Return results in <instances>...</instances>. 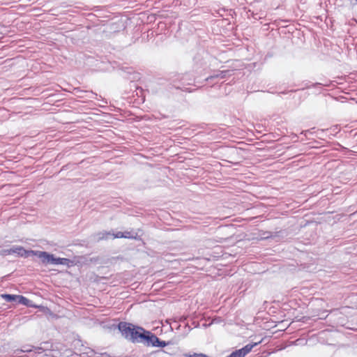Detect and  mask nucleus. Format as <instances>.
I'll use <instances>...</instances> for the list:
<instances>
[{
  "label": "nucleus",
  "instance_id": "1",
  "mask_svg": "<svg viewBox=\"0 0 357 357\" xmlns=\"http://www.w3.org/2000/svg\"><path fill=\"white\" fill-rule=\"evenodd\" d=\"M116 328L126 340L133 344H142L147 347L164 348L171 343L161 340L151 331L130 322L120 321Z\"/></svg>",
  "mask_w": 357,
  "mask_h": 357
},
{
  "label": "nucleus",
  "instance_id": "2",
  "mask_svg": "<svg viewBox=\"0 0 357 357\" xmlns=\"http://www.w3.org/2000/svg\"><path fill=\"white\" fill-rule=\"evenodd\" d=\"M191 56L192 71L197 75L200 74L203 76L207 74L212 63L218 61L204 47L199 46L192 50Z\"/></svg>",
  "mask_w": 357,
  "mask_h": 357
},
{
  "label": "nucleus",
  "instance_id": "3",
  "mask_svg": "<svg viewBox=\"0 0 357 357\" xmlns=\"http://www.w3.org/2000/svg\"><path fill=\"white\" fill-rule=\"evenodd\" d=\"M198 79V76L193 77L188 73H171L169 75L167 81L171 88L190 93L194 91L190 86H195V83H202Z\"/></svg>",
  "mask_w": 357,
  "mask_h": 357
},
{
  "label": "nucleus",
  "instance_id": "4",
  "mask_svg": "<svg viewBox=\"0 0 357 357\" xmlns=\"http://www.w3.org/2000/svg\"><path fill=\"white\" fill-rule=\"evenodd\" d=\"M121 75L124 79L130 81V91L129 93H131L130 96L142 97V100L144 101V91L142 87L138 86L135 83L136 81L141 79L140 73L136 72L132 67H123L121 69Z\"/></svg>",
  "mask_w": 357,
  "mask_h": 357
},
{
  "label": "nucleus",
  "instance_id": "5",
  "mask_svg": "<svg viewBox=\"0 0 357 357\" xmlns=\"http://www.w3.org/2000/svg\"><path fill=\"white\" fill-rule=\"evenodd\" d=\"M142 233V230L138 229L137 231L133 230L128 231H116V233H111L110 231H101L93 235L94 241L98 242L102 240H107L109 236H113V238H128L135 239L136 241H142L141 235L139 233Z\"/></svg>",
  "mask_w": 357,
  "mask_h": 357
},
{
  "label": "nucleus",
  "instance_id": "6",
  "mask_svg": "<svg viewBox=\"0 0 357 357\" xmlns=\"http://www.w3.org/2000/svg\"><path fill=\"white\" fill-rule=\"evenodd\" d=\"M27 258L31 256H36L40 259L41 263L44 265H55L56 256L54 254L47 251L34 250L29 249L27 250Z\"/></svg>",
  "mask_w": 357,
  "mask_h": 357
},
{
  "label": "nucleus",
  "instance_id": "7",
  "mask_svg": "<svg viewBox=\"0 0 357 357\" xmlns=\"http://www.w3.org/2000/svg\"><path fill=\"white\" fill-rule=\"evenodd\" d=\"M233 70H212L211 68L207 72V74L209 73L208 76H205L203 79V82H202L203 84L204 82H213L215 79H225L227 77H230L232 75Z\"/></svg>",
  "mask_w": 357,
  "mask_h": 357
},
{
  "label": "nucleus",
  "instance_id": "8",
  "mask_svg": "<svg viewBox=\"0 0 357 357\" xmlns=\"http://www.w3.org/2000/svg\"><path fill=\"white\" fill-rule=\"evenodd\" d=\"M27 250L22 245H13L8 249H0V256L15 254L17 257L27 258Z\"/></svg>",
  "mask_w": 357,
  "mask_h": 357
},
{
  "label": "nucleus",
  "instance_id": "9",
  "mask_svg": "<svg viewBox=\"0 0 357 357\" xmlns=\"http://www.w3.org/2000/svg\"><path fill=\"white\" fill-rule=\"evenodd\" d=\"M324 303V301L322 298L314 297V307H317V308H314V317H317V319H324L328 317L329 310H321V307H323L322 304Z\"/></svg>",
  "mask_w": 357,
  "mask_h": 357
},
{
  "label": "nucleus",
  "instance_id": "10",
  "mask_svg": "<svg viewBox=\"0 0 357 357\" xmlns=\"http://www.w3.org/2000/svg\"><path fill=\"white\" fill-rule=\"evenodd\" d=\"M312 334L311 330L304 331L301 333L300 336L294 342V344L296 346L310 345Z\"/></svg>",
  "mask_w": 357,
  "mask_h": 357
},
{
  "label": "nucleus",
  "instance_id": "11",
  "mask_svg": "<svg viewBox=\"0 0 357 357\" xmlns=\"http://www.w3.org/2000/svg\"><path fill=\"white\" fill-rule=\"evenodd\" d=\"M197 0H173L174 6H178L183 11H187L194 8Z\"/></svg>",
  "mask_w": 357,
  "mask_h": 357
},
{
  "label": "nucleus",
  "instance_id": "12",
  "mask_svg": "<svg viewBox=\"0 0 357 357\" xmlns=\"http://www.w3.org/2000/svg\"><path fill=\"white\" fill-rule=\"evenodd\" d=\"M53 350V344L51 341H44L40 342V346L35 348V354H42L47 351Z\"/></svg>",
  "mask_w": 357,
  "mask_h": 357
},
{
  "label": "nucleus",
  "instance_id": "13",
  "mask_svg": "<svg viewBox=\"0 0 357 357\" xmlns=\"http://www.w3.org/2000/svg\"><path fill=\"white\" fill-rule=\"evenodd\" d=\"M33 308L38 309V312L45 314L47 319H50V317L54 318L56 317V314L47 306L34 303Z\"/></svg>",
  "mask_w": 357,
  "mask_h": 357
},
{
  "label": "nucleus",
  "instance_id": "14",
  "mask_svg": "<svg viewBox=\"0 0 357 357\" xmlns=\"http://www.w3.org/2000/svg\"><path fill=\"white\" fill-rule=\"evenodd\" d=\"M280 93H282V94L289 93L291 96L293 95V98H301L302 97L305 98L306 96L310 95L309 93H307V91L304 89H298L296 90H290L288 91H282Z\"/></svg>",
  "mask_w": 357,
  "mask_h": 357
},
{
  "label": "nucleus",
  "instance_id": "15",
  "mask_svg": "<svg viewBox=\"0 0 357 357\" xmlns=\"http://www.w3.org/2000/svg\"><path fill=\"white\" fill-rule=\"evenodd\" d=\"M261 342V340L257 342H250V343L245 345L242 348L238 349L237 350L238 351V352H240V354L241 355L242 357H245L248 354H249L252 351V349L255 347L257 346Z\"/></svg>",
  "mask_w": 357,
  "mask_h": 357
},
{
  "label": "nucleus",
  "instance_id": "16",
  "mask_svg": "<svg viewBox=\"0 0 357 357\" xmlns=\"http://www.w3.org/2000/svg\"><path fill=\"white\" fill-rule=\"evenodd\" d=\"M55 265H63L68 268H71L75 266L76 263L75 260L68 258L56 257Z\"/></svg>",
  "mask_w": 357,
  "mask_h": 357
},
{
  "label": "nucleus",
  "instance_id": "17",
  "mask_svg": "<svg viewBox=\"0 0 357 357\" xmlns=\"http://www.w3.org/2000/svg\"><path fill=\"white\" fill-rule=\"evenodd\" d=\"M1 297L8 303H18L20 295L10 294H2Z\"/></svg>",
  "mask_w": 357,
  "mask_h": 357
},
{
  "label": "nucleus",
  "instance_id": "18",
  "mask_svg": "<svg viewBox=\"0 0 357 357\" xmlns=\"http://www.w3.org/2000/svg\"><path fill=\"white\" fill-rule=\"evenodd\" d=\"M178 322L183 324V331H182L183 335H186L192 330L191 326L188 322L187 317H181Z\"/></svg>",
  "mask_w": 357,
  "mask_h": 357
},
{
  "label": "nucleus",
  "instance_id": "19",
  "mask_svg": "<svg viewBox=\"0 0 357 357\" xmlns=\"http://www.w3.org/2000/svg\"><path fill=\"white\" fill-rule=\"evenodd\" d=\"M328 130L326 129H317L315 130V128L314 127V137H317L318 139L326 140V137L328 136Z\"/></svg>",
  "mask_w": 357,
  "mask_h": 357
},
{
  "label": "nucleus",
  "instance_id": "20",
  "mask_svg": "<svg viewBox=\"0 0 357 357\" xmlns=\"http://www.w3.org/2000/svg\"><path fill=\"white\" fill-rule=\"evenodd\" d=\"M17 303L23 305L28 307L33 308V307L34 306V303L31 300L27 298L26 296L23 295H20Z\"/></svg>",
  "mask_w": 357,
  "mask_h": 357
},
{
  "label": "nucleus",
  "instance_id": "21",
  "mask_svg": "<svg viewBox=\"0 0 357 357\" xmlns=\"http://www.w3.org/2000/svg\"><path fill=\"white\" fill-rule=\"evenodd\" d=\"M98 352L95 351L94 349L86 347L85 351L82 352L81 357H96L98 356Z\"/></svg>",
  "mask_w": 357,
  "mask_h": 357
},
{
  "label": "nucleus",
  "instance_id": "22",
  "mask_svg": "<svg viewBox=\"0 0 357 357\" xmlns=\"http://www.w3.org/2000/svg\"><path fill=\"white\" fill-rule=\"evenodd\" d=\"M247 14H248V18H252L255 20H259V19H261L264 17L263 13L255 12L254 10H251L250 9H249L248 10Z\"/></svg>",
  "mask_w": 357,
  "mask_h": 357
},
{
  "label": "nucleus",
  "instance_id": "23",
  "mask_svg": "<svg viewBox=\"0 0 357 357\" xmlns=\"http://www.w3.org/2000/svg\"><path fill=\"white\" fill-rule=\"evenodd\" d=\"M36 347L31 345V344H26L22 347V350L24 353H31L32 351L35 352V348Z\"/></svg>",
  "mask_w": 357,
  "mask_h": 357
},
{
  "label": "nucleus",
  "instance_id": "24",
  "mask_svg": "<svg viewBox=\"0 0 357 357\" xmlns=\"http://www.w3.org/2000/svg\"><path fill=\"white\" fill-rule=\"evenodd\" d=\"M37 317H40V314H35L33 315H31L30 317H27V316H24L23 317L22 319H21V321L23 322V323H25L26 321H29V320H31V319H36Z\"/></svg>",
  "mask_w": 357,
  "mask_h": 357
},
{
  "label": "nucleus",
  "instance_id": "25",
  "mask_svg": "<svg viewBox=\"0 0 357 357\" xmlns=\"http://www.w3.org/2000/svg\"><path fill=\"white\" fill-rule=\"evenodd\" d=\"M185 357H209L206 354L202 353H193L192 354H185Z\"/></svg>",
  "mask_w": 357,
  "mask_h": 357
},
{
  "label": "nucleus",
  "instance_id": "26",
  "mask_svg": "<svg viewBox=\"0 0 357 357\" xmlns=\"http://www.w3.org/2000/svg\"><path fill=\"white\" fill-rule=\"evenodd\" d=\"M24 353L22 349H17L13 351V354L11 355L12 357H21V354Z\"/></svg>",
  "mask_w": 357,
  "mask_h": 357
},
{
  "label": "nucleus",
  "instance_id": "27",
  "mask_svg": "<svg viewBox=\"0 0 357 357\" xmlns=\"http://www.w3.org/2000/svg\"><path fill=\"white\" fill-rule=\"evenodd\" d=\"M261 238L262 239H268L272 236L271 231H262V234H261Z\"/></svg>",
  "mask_w": 357,
  "mask_h": 357
},
{
  "label": "nucleus",
  "instance_id": "28",
  "mask_svg": "<svg viewBox=\"0 0 357 357\" xmlns=\"http://www.w3.org/2000/svg\"><path fill=\"white\" fill-rule=\"evenodd\" d=\"M226 357H242L240 354V352L237 349L232 351L229 355L227 356Z\"/></svg>",
  "mask_w": 357,
  "mask_h": 357
},
{
  "label": "nucleus",
  "instance_id": "29",
  "mask_svg": "<svg viewBox=\"0 0 357 357\" xmlns=\"http://www.w3.org/2000/svg\"><path fill=\"white\" fill-rule=\"evenodd\" d=\"M173 324H174V327L176 330L180 331V330H181V328H183V324L178 323L177 321H174L173 323Z\"/></svg>",
  "mask_w": 357,
  "mask_h": 357
},
{
  "label": "nucleus",
  "instance_id": "30",
  "mask_svg": "<svg viewBox=\"0 0 357 357\" xmlns=\"http://www.w3.org/2000/svg\"><path fill=\"white\" fill-rule=\"evenodd\" d=\"M96 357H112V356L107 352H98V356Z\"/></svg>",
  "mask_w": 357,
  "mask_h": 357
},
{
  "label": "nucleus",
  "instance_id": "31",
  "mask_svg": "<svg viewBox=\"0 0 357 357\" xmlns=\"http://www.w3.org/2000/svg\"><path fill=\"white\" fill-rule=\"evenodd\" d=\"M316 143H317V142L314 139V146H313V149H314V160H316L315 155H318L319 153L318 152H315L314 151L315 149L319 148L317 145H315Z\"/></svg>",
  "mask_w": 357,
  "mask_h": 357
},
{
  "label": "nucleus",
  "instance_id": "32",
  "mask_svg": "<svg viewBox=\"0 0 357 357\" xmlns=\"http://www.w3.org/2000/svg\"><path fill=\"white\" fill-rule=\"evenodd\" d=\"M321 86H322V84H320V83H318V82H317V83H314V84H313V86H314V90H317V88H321Z\"/></svg>",
  "mask_w": 357,
  "mask_h": 357
},
{
  "label": "nucleus",
  "instance_id": "33",
  "mask_svg": "<svg viewBox=\"0 0 357 357\" xmlns=\"http://www.w3.org/2000/svg\"><path fill=\"white\" fill-rule=\"evenodd\" d=\"M192 326H193L194 328H198L199 326V324L197 321H192Z\"/></svg>",
  "mask_w": 357,
  "mask_h": 357
},
{
  "label": "nucleus",
  "instance_id": "34",
  "mask_svg": "<svg viewBox=\"0 0 357 357\" xmlns=\"http://www.w3.org/2000/svg\"><path fill=\"white\" fill-rule=\"evenodd\" d=\"M68 165H63L61 169V171L66 170L68 169Z\"/></svg>",
  "mask_w": 357,
  "mask_h": 357
},
{
  "label": "nucleus",
  "instance_id": "35",
  "mask_svg": "<svg viewBox=\"0 0 357 357\" xmlns=\"http://www.w3.org/2000/svg\"><path fill=\"white\" fill-rule=\"evenodd\" d=\"M314 1V4H321V0H313Z\"/></svg>",
  "mask_w": 357,
  "mask_h": 357
},
{
  "label": "nucleus",
  "instance_id": "36",
  "mask_svg": "<svg viewBox=\"0 0 357 357\" xmlns=\"http://www.w3.org/2000/svg\"><path fill=\"white\" fill-rule=\"evenodd\" d=\"M315 185H317V183H314V188H315ZM316 192L319 193L321 191L319 190L314 189V193Z\"/></svg>",
  "mask_w": 357,
  "mask_h": 357
},
{
  "label": "nucleus",
  "instance_id": "37",
  "mask_svg": "<svg viewBox=\"0 0 357 357\" xmlns=\"http://www.w3.org/2000/svg\"><path fill=\"white\" fill-rule=\"evenodd\" d=\"M331 313H335V314H337V313L338 312V310H337V309H334V310H331Z\"/></svg>",
  "mask_w": 357,
  "mask_h": 357
},
{
  "label": "nucleus",
  "instance_id": "38",
  "mask_svg": "<svg viewBox=\"0 0 357 357\" xmlns=\"http://www.w3.org/2000/svg\"><path fill=\"white\" fill-rule=\"evenodd\" d=\"M357 2V0H355Z\"/></svg>",
  "mask_w": 357,
  "mask_h": 357
}]
</instances>
